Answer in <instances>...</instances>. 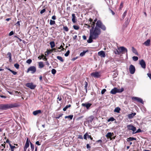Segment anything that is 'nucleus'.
<instances>
[{"label":"nucleus","mask_w":151,"mask_h":151,"mask_svg":"<svg viewBox=\"0 0 151 151\" xmlns=\"http://www.w3.org/2000/svg\"><path fill=\"white\" fill-rule=\"evenodd\" d=\"M14 66L17 69H18L19 67V65L17 63H16L14 65Z\"/></svg>","instance_id":"nucleus-40"},{"label":"nucleus","mask_w":151,"mask_h":151,"mask_svg":"<svg viewBox=\"0 0 151 151\" xmlns=\"http://www.w3.org/2000/svg\"><path fill=\"white\" fill-rule=\"evenodd\" d=\"M5 106L6 109L8 108L17 107L18 106L17 104L15 103L5 104Z\"/></svg>","instance_id":"nucleus-7"},{"label":"nucleus","mask_w":151,"mask_h":151,"mask_svg":"<svg viewBox=\"0 0 151 151\" xmlns=\"http://www.w3.org/2000/svg\"><path fill=\"white\" fill-rule=\"evenodd\" d=\"M91 76L95 78H99L101 76V73L100 72H95L91 73Z\"/></svg>","instance_id":"nucleus-5"},{"label":"nucleus","mask_w":151,"mask_h":151,"mask_svg":"<svg viewBox=\"0 0 151 151\" xmlns=\"http://www.w3.org/2000/svg\"><path fill=\"white\" fill-rule=\"evenodd\" d=\"M7 55L8 57H11V53L10 52H9L7 54Z\"/></svg>","instance_id":"nucleus-52"},{"label":"nucleus","mask_w":151,"mask_h":151,"mask_svg":"<svg viewBox=\"0 0 151 151\" xmlns=\"http://www.w3.org/2000/svg\"><path fill=\"white\" fill-rule=\"evenodd\" d=\"M63 29L64 30H65L66 32L68 31L69 29L67 27V26H65L64 27H63Z\"/></svg>","instance_id":"nucleus-37"},{"label":"nucleus","mask_w":151,"mask_h":151,"mask_svg":"<svg viewBox=\"0 0 151 151\" xmlns=\"http://www.w3.org/2000/svg\"><path fill=\"white\" fill-rule=\"evenodd\" d=\"M45 10H46L45 9H42V10H41L40 11V14H43V13H44V12H45Z\"/></svg>","instance_id":"nucleus-48"},{"label":"nucleus","mask_w":151,"mask_h":151,"mask_svg":"<svg viewBox=\"0 0 151 151\" xmlns=\"http://www.w3.org/2000/svg\"><path fill=\"white\" fill-rule=\"evenodd\" d=\"M88 134L87 133H86L84 135V136H83V138H84V139H87V136L88 137Z\"/></svg>","instance_id":"nucleus-43"},{"label":"nucleus","mask_w":151,"mask_h":151,"mask_svg":"<svg viewBox=\"0 0 151 151\" xmlns=\"http://www.w3.org/2000/svg\"><path fill=\"white\" fill-rule=\"evenodd\" d=\"M85 88H86L88 85V83L86 81L85 82Z\"/></svg>","instance_id":"nucleus-53"},{"label":"nucleus","mask_w":151,"mask_h":151,"mask_svg":"<svg viewBox=\"0 0 151 151\" xmlns=\"http://www.w3.org/2000/svg\"><path fill=\"white\" fill-rule=\"evenodd\" d=\"M57 58L59 60L61 61V62L63 61V59L62 57H57Z\"/></svg>","instance_id":"nucleus-45"},{"label":"nucleus","mask_w":151,"mask_h":151,"mask_svg":"<svg viewBox=\"0 0 151 151\" xmlns=\"http://www.w3.org/2000/svg\"><path fill=\"white\" fill-rule=\"evenodd\" d=\"M100 32L96 31V30L93 31L92 30L90 31V36L87 42L88 43H91L93 42V39L96 40L99 37V35Z\"/></svg>","instance_id":"nucleus-1"},{"label":"nucleus","mask_w":151,"mask_h":151,"mask_svg":"<svg viewBox=\"0 0 151 151\" xmlns=\"http://www.w3.org/2000/svg\"><path fill=\"white\" fill-rule=\"evenodd\" d=\"M139 64L142 68L145 69L146 68V64L143 60H141L140 61Z\"/></svg>","instance_id":"nucleus-12"},{"label":"nucleus","mask_w":151,"mask_h":151,"mask_svg":"<svg viewBox=\"0 0 151 151\" xmlns=\"http://www.w3.org/2000/svg\"><path fill=\"white\" fill-rule=\"evenodd\" d=\"M41 113V111L40 110H38L33 111V114L34 115L36 116L38 114H40Z\"/></svg>","instance_id":"nucleus-15"},{"label":"nucleus","mask_w":151,"mask_h":151,"mask_svg":"<svg viewBox=\"0 0 151 151\" xmlns=\"http://www.w3.org/2000/svg\"><path fill=\"white\" fill-rule=\"evenodd\" d=\"M88 138H90L91 140H92L93 139V138H92V137H91V135H88Z\"/></svg>","instance_id":"nucleus-59"},{"label":"nucleus","mask_w":151,"mask_h":151,"mask_svg":"<svg viewBox=\"0 0 151 151\" xmlns=\"http://www.w3.org/2000/svg\"><path fill=\"white\" fill-rule=\"evenodd\" d=\"M72 21L74 23H76V22L77 20L76 19V17L75 16V14H73L72 15Z\"/></svg>","instance_id":"nucleus-16"},{"label":"nucleus","mask_w":151,"mask_h":151,"mask_svg":"<svg viewBox=\"0 0 151 151\" xmlns=\"http://www.w3.org/2000/svg\"><path fill=\"white\" fill-rule=\"evenodd\" d=\"M136 114L135 113H132L131 114H129L128 115V118L129 119H131L133 118V117Z\"/></svg>","instance_id":"nucleus-17"},{"label":"nucleus","mask_w":151,"mask_h":151,"mask_svg":"<svg viewBox=\"0 0 151 151\" xmlns=\"http://www.w3.org/2000/svg\"><path fill=\"white\" fill-rule=\"evenodd\" d=\"M87 52H88V50L86 51H83L80 54V56H84L85 53Z\"/></svg>","instance_id":"nucleus-30"},{"label":"nucleus","mask_w":151,"mask_h":151,"mask_svg":"<svg viewBox=\"0 0 151 151\" xmlns=\"http://www.w3.org/2000/svg\"><path fill=\"white\" fill-rule=\"evenodd\" d=\"M132 99L141 103H143L142 100L140 98L137 97H133L132 98Z\"/></svg>","instance_id":"nucleus-11"},{"label":"nucleus","mask_w":151,"mask_h":151,"mask_svg":"<svg viewBox=\"0 0 151 151\" xmlns=\"http://www.w3.org/2000/svg\"><path fill=\"white\" fill-rule=\"evenodd\" d=\"M77 38V35H76L74 37H73V40H75Z\"/></svg>","instance_id":"nucleus-61"},{"label":"nucleus","mask_w":151,"mask_h":151,"mask_svg":"<svg viewBox=\"0 0 151 151\" xmlns=\"http://www.w3.org/2000/svg\"><path fill=\"white\" fill-rule=\"evenodd\" d=\"M141 132V130L140 129H139L136 132H133V134L140 132Z\"/></svg>","instance_id":"nucleus-42"},{"label":"nucleus","mask_w":151,"mask_h":151,"mask_svg":"<svg viewBox=\"0 0 151 151\" xmlns=\"http://www.w3.org/2000/svg\"><path fill=\"white\" fill-rule=\"evenodd\" d=\"M5 142H4V143L2 144L1 145L3 147V148L2 149V150H3L4 149L5 147Z\"/></svg>","instance_id":"nucleus-49"},{"label":"nucleus","mask_w":151,"mask_h":151,"mask_svg":"<svg viewBox=\"0 0 151 151\" xmlns=\"http://www.w3.org/2000/svg\"><path fill=\"white\" fill-rule=\"evenodd\" d=\"M106 90L105 89H104L101 91V93L102 94H104V93L106 91Z\"/></svg>","instance_id":"nucleus-46"},{"label":"nucleus","mask_w":151,"mask_h":151,"mask_svg":"<svg viewBox=\"0 0 151 151\" xmlns=\"http://www.w3.org/2000/svg\"><path fill=\"white\" fill-rule=\"evenodd\" d=\"M132 51L133 53L135 54V55H138V53H137L136 50L135 49V48L133 47H132Z\"/></svg>","instance_id":"nucleus-18"},{"label":"nucleus","mask_w":151,"mask_h":151,"mask_svg":"<svg viewBox=\"0 0 151 151\" xmlns=\"http://www.w3.org/2000/svg\"><path fill=\"white\" fill-rule=\"evenodd\" d=\"M78 138L80 139H83V137L81 135H79L78 137Z\"/></svg>","instance_id":"nucleus-64"},{"label":"nucleus","mask_w":151,"mask_h":151,"mask_svg":"<svg viewBox=\"0 0 151 151\" xmlns=\"http://www.w3.org/2000/svg\"><path fill=\"white\" fill-rule=\"evenodd\" d=\"M121 109L119 107H117L115 108L114 110V112H116L117 113H119Z\"/></svg>","instance_id":"nucleus-23"},{"label":"nucleus","mask_w":151,"mask_h":151,"mask_svg":"<svg viewBox=\"0 0 151 151\" xmlns=\"http://www.w3.org/2000/svg\"><path fill=\"white\" fill-rule=\"evenodd\" d=\"M26 86L31 89H34L36 87V85H33L32 83H27L26 84Z\"/></svg>","instance_id":"nucleus-10"},{"label":"nucleus","mask_w":151,"mask_h":151,"mask_svg":"<svg viewBox=\"0 0 151 151\" xmlns=\"http://www.w3.org/2000/svg\"><path fill=\"white\" fill-rule=\"evenodd\" d=\"M36 144L38 145H40V143L38 141H37L36 142Z\"/></svg>","instance_id":"nucleus-57"},{"label":"nucleus","mask_w":151,"mask_h":151,"mask_svg":"<svg viewBox=\"0 0 151 151\" xmlns=\"http://www.w3.org/2000/svg\"><path fill=\"white\" fill-rule=\"evenodd\" d=\"M30 147L32 151H33L34 149V145L31 142H30Z\"/></svg>","instance_id":"nucleus-31"},{"label":"nucleus","mask_w":151,"mask_h":151,"mask_svg":"<svg viewBox=\"0 0 151 151\" xmlns=\"http://www.w3.org/2000/svg\"><path fill=\"white\" fill-rule=\"evenodd\" d=\"M73 28L76 30H78L79 29V27L77 25H73Z\"/></svg>","instance_id":"nucleus-34"},{"label":"nucleus","mask_w":151,"mask_h":151,"mask_svg":"<svg viewBox=\"0 0 151 151\" xmlns=\"http://www.w3.org/2000/svg\"><path fill=\"white\" fill-rule=\"evenodd\" d=\"M73 115H69L68 116H65V119H66L67 118H69L70 119H71L73 118Z\"/></svg>","instance_id":"nucleus-33"},{"label":"nucleus","mask_w":151,"mask_h":151,"mask_svg":"<svg viewBox=\"0 0 151 151\" xmlns=\"http://www.w3.org/2000/svg\"><path fill=\"white\" fill-rule=\"evenodd\" d=\"M50 45L51 47L53 48L55 46V43L54 41H51L50 42Z\"/></svg>","instance_id":"nucleus-24"},{"label":"nucleus","mask_w":151,"mask_h":151,"mask_svg":"<svg viewBox=\"0 0 151 151\" xmlns=\"http://www.w3.org/2000/svg\"><path fill=\"white\" fill-rule=\"evenodd\" d=\"M98 54L99 56L101 57H105L106 55L105 52L103 51H101L99 52Z\"/></svg>","instance_id":"nucleus-14"},{"label":"nucleus","mask_w":151,"mask_h":151,"mask_svg":"<svg viewBox=\"0 0 151 151\" xmlns=\"http://www.w3.org/2000/svg\"><path fill=\"white\" fill-rule=\"evenodd\" d=\"M10 147L11 149L14 150V149L15 148V147L14 146H12L10 144H9Z\"/></svg>","instance_id":"nucleus-41"},{"label":"nucleus","mask_w":151,"mask_h":151,"mask_svg":"<svg viewBox=\"0 0 151 151\" xmlns=\"http://www.w3.org/2000/svg\"><path fill=\"white\" fill-rule=\"evenodd\" d=\"M71 106V105L70 104H68L65 107H67L66 108L68 109V108L70 107Z\"/></svg>","instance_id":"nucleus-62"},{"label":"nucleus","mask_w":151,"mask_h":151,"mask_svg":"<svg viewBox=\"0 0 151 151\" xmlns=\"http://www.w3.org/2000/svg\"><path fill=\"white\" fill-rule=\"evenodd\" d=\"M129 22V21L128 20V19H127V20L125 22L124 24V26L126 27L127 26Z\"/></svg>","instance_id":"nucleus-28"},{"label":"nucleus","mask_w":151,"mask_h":151,"mask_svg":"<svg viewBox=\"0 0 151 151\" xmlns=\"http://www.w3.org/2000/svg\"><path fill=\"white\" fill-rule=\"evenodd\" d=\"M115 119L113 117H111L108 120V122H109L110 121H113Z\"/></svg>","instance_id":"nucleus-32"},{"label":"nucleus","mask_w":151,"mask_h":151,"mask_svg":"<svg viewBox=\"0 0 151 151\" xmlns=\"http://www.w3.org/2000/svg\"><path fill=\"white\" fill-rule=\"evenodd\" d=\"M0 109L5 110L6 109L5 104L0 105Z\"/></svg>","instance_id":"nucleus-22"},{"label":"nucleus","mask_w":151,"mask_h":151,"mask_svg":"<svg viewBox=\"0 0 151 151\" xmlns=\"http://www.w3.org/2000/svg\"><path fill=\"white\" fill-rule=\"evenodd\" d=\"M69 53H70V51H69V50H68L67 52L65 53V56L66 57L68 56V55Z\"/></svg>","instance_id":"nucleus-44"},{"label":"nucleus","mask_w":151,"mask_h":151,"mask_svg":"<svg viewBox=\"0 0 151 151\" xmlns=\"http://www.w3.org/2000/svg\"><path fill=\"white\" fill-rule=\"evenodd\" d=\"M61 48H63V46L62 45H61L59 47H58V48H53L52 49V50H54L55 52H57V51H59L58 50V49H61Z\"/></svg>","instance_id":"nucleus-27"},{"label":"nucleus","mask_w":151,"mask_h":151,"mask_svg":"<svg viewBox=\"0 0 151 151\" xmlns=\"http://www.w3.org/2000/svg\"><path fill=\"white\" fill-rule=\"evenodd\" d=\"M91 105L92 104L89 103H83L82 104V106L86 107L88 109H89Z\"/></svg>","instance_id":"nucleus-13"},{"label":"nucleus","mask_w":151,"mask_h":151,"mask_svg":"<svg viewBox=\"0 0 151 151\" xmlns=\"http://www.w3.org/2000/svg\"><path fill=\"white\" fill-rule=\"evenodd\" d=\"M150 40L148 39L144 43V44L146 46H148L150 45Z\"/></svg>","instance_id":"nucleus-19"},{"label":"nucleus","mask_w":151,"mask_h":151,"mask_svg":"<svg viewBox=\"0 0 151 151\" xmlns=\"http://www.w3.org/2000/svg\"><path fill=\"white\" fill-rule=\"evenodd\" d=\"M147 75L151 79V74L150 73H148Z\"/></svg>","instance_id":"nucleus-56"},{"label":"nucleus","mask_w":151,"mask_h":151,"mask_svg":"<svg viewBox=\"0 0 151 151\" xmlns=\"http://www.w3.org/2000/svg\"><path fill=\"white\" fill-rule=\"evenodd\" d=\"M51 52V51L47 50V51L45 52V55H48Z\"/></svg>","instance_id":"nucleus-38"},{"label":"nucleus","mask_w":151,"mask_h":151,"mask_svg":"<svg viewBox=\"0 0 151 151\" xmlns=\"http://www.w3.org/2000/svg\"><path fill=\"white\" fill-rule=\"evenodd\" d=\"M36 70V68L34 66H32L28 68L27 72L28 73L29 71H30L33 74L35 72Z\"/></svg>","instance_id":"nucleus-6"},{"label":"nucleus","mask_w":151,"mask_h":151,"mask_svg":"<svg viewBox=\"0 0 151 151\" xmlns=\"http://www.w3.org/2000/svg\"><path fill=\"white\" fill-rule=\"evenodd\" d=\"M134 61H137L138 60V57H132Z\"/></svg>","instance_id":"nucleus-50"},{"label":"nucleus","mask_w":151,"mask_h":151,"mask_svg":"<svg viewBox=\"0 0 151 151\" xmlns=\"http://www.w3.org/2000/svg\"><path fill=\"white\" fill-rule=\"evenodd\" d=\"M95 22H93L91 23V27L92 28H91V29L90 30H92L93 31H94V27H95Z\"/></svg>","instance_id":"nucleus-21"},{"label":"nucleus","mask_w":151,"mask_h":151,"mask_svg":"<svg viewBox=\"0 0 151 151\" xmlns=\"http://www.w3.org/2000/svg\"><path fill=\"white\" fill-rule=\"evenodd\" d=\"M29 143H26L25 145L24 148V151H26L27 148L29 147Z\"/></svg>","instance_id":"nucleus-20"},{"label":"nucleus","mask_w":151,"mask_h":151,"mask_svg":"<svg viewBox=\"0 0 151 151\" xmlns=\"http://www.w3.org/2000/svg\"><path fill=\"white\" fill-rule=\"evenodd\" d=\"M127 13V11L126 10L124 12L123 14L122 15V19H124V17H125L126 16V14Z\"/></svg>","instance_id":"nucleus-36"},{"label":"nucleus","mask_w":151,"mask_h":151,"mask_svg":"<svg viewBox=\"0 0 151 151\" xmlns=\"http://www.w3.org/2000/svg\"><path fill=\"white\" fill-rule=\"evenodd\" d=\"M32 61L31 59H28L27 61L26 62L27 63L29 64L31 63Z\"/></svg>","instance_id":"nucleus-47"},{"label":"nucleus","mask_w":151,"mask_h":151,"mask_svg":"<svg viewBox=\"0 0 151 151\" xmlns=\"http://www.w3.org/2000/svg\"><path fill=\"white\" fill-rule=\"evenodd\" d=\"M52 19L53 20H55L56 19V17L55 15H54L52 17Z\"/></svg>","instance_id":"nucleus-54"},{"label":"nucleus","mask_w":151,"mask_h":151,"mask_svg":"<svg viewBox=\"0 0 151 151\" xmlns=\"http://www.w3.org/2000/svg\"><path fill=\"white\" fill-rule=\"evenodd\" d=\"M56 72V70L54 69H52L51 71L53 75L55 74Z\"/></svg>","instance_id":"nucleus-39"},{"label":"nucleus","mask_w":151,"mask_h":151,"mask_svg":"<svg viewBox=\"0 0 151 151\" xmlns=\"http://www.w3.org/2000/svg\"><path fill=\"white\" fill-rule=\"evenodd\" d=\"M100 28L103 31H105L106 29V27L105 26L100 20H99L96 23V26L94 28V30H96V31L100 32L99 35L101 33V30Z\"/></svg>","instance_id":"nucleus-3"},{"label":"nucleus","mask_w":151,"mask_h":151,"mask_svg":"<svg viewBox=\"0 0 151 151\" xmlns=\"http://www.w3.org/2000/svg\"><path fill=\"white\" fill-rule=\"evenodd\" d=\"M11 72L14 75H15L17 74V73L15 71L12 70Z\"/></svg>","instance_id":"nucleus-55"},{"label":"nucleus","mask_w":151,"mask_h":151,"mask_svg":"<svg viewBox=\"0 0 151 151\" xmlns=\"http://www.w3.org/2000/svg\"><path fill=\"white\" fill-rule=\"evenodd\" d=\"M50 24L51 25L54 24H55V22L54 21L50 20Z\"/></svg>","instance_id":"nucleus-35"},{"label":"nucleus","mask_w":151,"mask_h":151,"mask_svg":"<svg viewBox=\"0 0 151 151\" xmlns=\"http://www.w3.org/2000/svg\"><path fill=\"white\" fill-rule=\"evenodd\" d=\"M86 147L88 149L90 148V146H89V145L88 144H87V145H86Z\"/></svg>","instance_id":"nucleus-63"},{"label":"nucleus","mask_w":151,"mask_h":151,"mask_svg":"<svg viewBox=\"0 0 151 151\" xmlns=\"http://www.w3.org/2000/svg\"><path fill=\"white\" fill-rule=\"evenodd\" d=\"M136 139L135 138L133 137H130L128 138L127 139V141L128 142L132 141L133 140H136Z\"/></svg>","instance_id":"nucleus-26"},{"label":"nucleus","mask_w":151,"mask_h":151,"mask_svg":"<svg viewBox=\"0 0 151 151\" xmlns=\"http://www.w3.org/2000/svg\"><path fill=\"white\" fill-rule=\"evenodd\" d=\"M127 127L129 130L132 131L133 132H135L136 130V128L135 127L131 124L127 125Z\"/></svg>","instance_id":"nucleus-9"},{"label":"nucleus","mask_w":151,"mask_h":151,"mask_svg":"<svg viewBox=\"0 0 151 151\" xmlns=\"http://www.w3.org/2000/svg\"><path fill=\"white\" fill-rule=\"evenodd\" d=\"M135 69L134 66L132 65H131L129 68V71L130 73L131 74H134L135 72Z\"/></svg>","instance_id":"nucleus-8"},{"label":"nucleus","mask_w":151,"mask_h":151,"mask_svg":"<svg viewBox=\"0 0 151 151\" xmlns=\"http://www.w3.org/2000/svg\"><path fill=\"white\" fill-rule=\"evenodd\" d=\"M83 38L84 40H86V37L85 35H84L83 36Z\"/></svg>","instance_id":"nucleus-58"},{"label":"nucleus","mask_w":151,"mask_h":151,"mask_svg":"<svg viewBox=\"0 0 151 151\" xmlns=\"http://www.w3.org/2000/svg\"><path fill=\"white\" fill-rule=\"evenodd\" d=\"M110 10L113 15L115 14L114 12L111 9H110Z\"/></svg>","instance_id":"nucleus-60"},{"label":"nucleus","mask_w":151,"mask_h":151,"mask_svg":"<svg viewBox=\"0 0 151 151\" xmlns=\"http://www.w3.org/2000/svg\"><path fill=\"white\" fill-rule=\"evenodd\" d=\"M14 34V32L13 31H11L9 34V35L10 36Z\"/></svg>","instance_id":"nucleus-51"},{"label":"nucleus","mask_w":151,"mask_h":151,"mask_svg":"<svg viewBox=\"0 0 151 151\" xmlns=\"http://www.w3.org/2000/svg\"><path fill=\"white\" fill-rule=\"evenodd\" d=\"M127 49L123 46L118 47L117 49H116L114 51L115 54L119 55L120 56H122V54H125L126 57H127Z\"/></svg>","instance_id":"nucleus-2"},{"label":"nucleus","mask_w":151,"mask_h":151,"mask_svg":"<svg viewBox=\"0 0 151 151\" xmlns=\"http://www.w3.org/2000/svg\"><path fill=\"white\" fill-rule=\"evenodd\" d=\"M107 137H112V134L111 132H108L106 135Z\"/></svg>","instance_id":"nucleus-29"},{"label":"nucleus","mask_w":151,"mask_h":151,"mask_svg":"<svg viewBox=\"0 0 151 151\" xmlns=\"http://www.w3.org/2000/svg\"><path fill=\"white\" fill-rule=\"evenodd\" d=\"M39 64V68H42L44 67V65L42 62H40L38 63Z\"/></svg>","instance_id":"nucleus-25"},{"label":"nucleus","mask_w":151,"mask_h":151,"mask_svg":"<svg viewBox=\"0 0 151 151\" xmlns=\"http://www.w3.org/2000/svg\"><path fill=\"white\" fill-rule=\"evenodd\" d=\"M123 91V89H121V90L118 89H117L116 88H114L113 89H112L110 91V93L113 94H115L117 93L121 92Z\"/></svg>","instance_id":"nucleus-4"}]
</instances>
